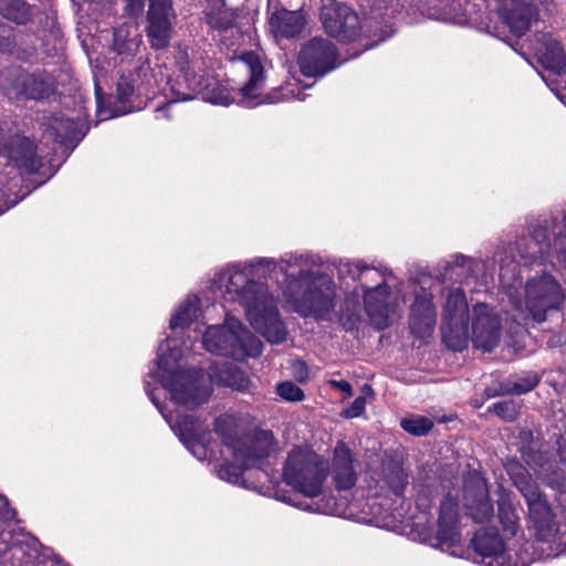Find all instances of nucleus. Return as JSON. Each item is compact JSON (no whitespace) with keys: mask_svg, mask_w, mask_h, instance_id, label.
<instances>
[{"mask_svg":"<svg viewBox=\"0 0 566 566\" xmlns=\"http://www.w3.org/2000/svg\"><path fill=\"white\" fill-rule=\"evenodd\" d=\"M255 276L275 279L287 303L302 316L325 318L335 307L334 282L321 273L313 256L259 258L248 264L229 265L216 276L213 284L224 301L244 308L250 324L270 343H282L286 329L279 315L276 298Z\"/></svg>","mask_w":566,"mask_h":566,"instance_id":"obj_1","label":"nucleus"},{"mask_svg":"<svg viewBox=\"0 0 566 566\" xmlns=\"http://www.w3.org/2000/svg\"><path fill=\"white\" fill-rule=\"evenodd\" d=\"M180 350L167 345L159 347L157 378L167 389L177 405L193 408L205 403L211 395V382L223 385L238 391H249L252 382L249 377L232 363L213 368L206 375L201 370L179 368Z\"/></svg>","mask_w":566,"mask_h":566,"instance_id":"obj_2","label":"nucleus"},{"mask_svg":"<svg viewBox=\"0 0 566 566\" xmlns=\"http://www.w3.org/2000/svg\"><path fill=\"white\" fill-rule=\"evenodd\" d=\"M515 261H501L500 282L511 305L513 319L543 323L551 311L559 310L565 302V292L559 282L548 273L530 277L522 285Z\"/></svg>","mask_w":566,"mask_h":566,"instance_id":"obj_3","label":"nucleus"},{"mask_svg":"<svg viewBox=\"0 0 566 566\" xmlns=\"http://www.w3.org/2000/svg\"><path fill=\"white\" fill-rule=\"evenodd\" d=\"M247 418L234 413H224L214 421V432L222 440L226 452L232 462L220 464L217 474L233 484H241L243 471L258 461L274 455L279 443L272 431L255 429L245 432Z\"/></svg>","mask_w":566,"mask_h":566,"instance_id":"obj_4","label":"nucleus"},{"mask_svg":"<svg viewBox=\"0 0 566 566\" xmlns=\"http://www.w3.org/2000/svg\"><path fill=\"white\" fill-rule=\"evenodd\" d=\"M513 484L520 491L527 505L530 527L538 541L547 542L557 533L555 516L546 496L525 467L511 460L505 465Z\"/></svg>","mask_w":566,"mask_h":566,"instance_id":"obj_5","label":"nucleus"},{"mask_svg":"<svg viewBox=\"0 0 566 566\" xmlns=\"http://www.w3.org/2000/svg\"><path fill=\"white\" fill-rule=\"evenodd\" d=\"M202 342L208 352L237 360L258 357L263 347L261 340L234 317H227L223 325L209 326Z\"/></svg>","mask_w":566,"mask_h":566,"instance_id":"obj_6","label":"nucleus"},{"mask_svg":"<svg viewBox=\"0 0 566 566\" xmlns=\"http://www.w3.org/2000/svg\"><path fill=\"white\" fill-rule=\"evenodd\" d=\"M327 478L324 460L308 448L297 447L290 451L283 468V479L306 496H318Z\"/></svg>","mask_w":566,"mask_h":566,"instance_id":"obj_7","label":"nucleus"},{"mask_svg":"<svg viewBox=\"0 0 566 566\" xmlns=\"http://www.w3.org/2000/svg\"><path fill=\"white\" fill-rule=\"evenodd\" d=\"M470 316L464 292L459 287L447 290L441 334L448 348L461 352L468 346Z\"/></svg>","mask_w":566,"mask_h":566,"instance_id":"obj_8","label":"nucleus"},{"mask_svg":"<svg viewBox=\"0 0 566 566\" xmlns=\"http://www.w3.org/2000/svg\"><path fill=\"white\" fill-rule=\"evenodd\" d=\"M177 62L191 91V93L178 95L177 99L188 101L192 99L196 94H201L203 99H209L212 103L228 104L223 97L210 96L209 88L214 85V81L206 73L208 63L200 50L192 48L180 51Z\"/></svg>","mask_w":566,"mask_h":566,"instance_id":"obj_9","label":"nucleus"},{"mask_svg":"<svg viewBox=\"0 0 566 566\" xmlns=\"http://www.w3.org/2000/svg\"><path fill=\"white\" fill-rule=\"evenodd\" d=\"M563 221H566V214L552 216L551 232L547 226H531V241L527 243L526 250L520 253L522 259H544L552 249V234L556 258L566 268V223L560 227Z\"/></svg>","mask_w":566,"mask_h":566,"instance_id":"obj_10","label":"nucleus"},{"mask_svg":"<svg viewBox=\"0 0 566 566\" xmlns=\"http://www.w3.org/2000/svg\"><path fill=\"white\" fill-rule=\"evenodd\" d=\"M471 329L469 340L474 348L492 352L501 339V318L493 307L485 303H478L471 311Z\"/></svg>","mask_w":566,"mask_h":566,"instance_id":"obj_11","label":"nucleus"},{"mask_svg":"<svg viewBox=\"0 0 566 566\" xmlns=\"http://www.w3.org/2000/svg\"><path fill=\"white\" fill-rule=\"evenodd\" d=\"M321 21L326 33L343 42L355 40L360 30L357 13L336 0H323Z\"/></svg>","mask_w":566,"mask_h":566,"instance_id":"obj_12","label":"nucleus"},{"mask_svg":"<svg viewBox=\"0 0 566 566\" xmlns=\"http://www.w3.org/2000/svg\"><path fill=\"white\" fill-rule=\"evenodd\" d=\"M522 458L534 474L546 486L559 492H566V476L555 459L538 442H532L522 448Z\"/></svg>","mask_w":566,"mask_h":566,"instance_id":"obj_13","label":"nucleus"},{"mask_svg":"<svg viewBox=\"0 0 566 566\" xmlns=\"http://www.w3.org/2000/svg\"><path fill=\"white\" fill-rule=\"evenodd\" d=\"M298 64L305 76H323L337 66L336 48L327 39L313 38L300 51Z\"/></svg>","mask_w":566,"mask_h":566,"instance_id":"obj_14","label":"nucleus"},{"mask_svg":"<svg viewBox=\"0 0 566 566\" xmlns=\"http://www.w3.org/2000/svg\"><path fill=\"white\" fill-rule=\"evenodd\" d=\"M148 396L169 423L174 432L180 438L192 454L199 460H203L207 455V449L203 442L205 436L208 433V428L191 415H178L174 417L171 413H165L153 392L148 391Z\"/></svg>","mask_w":566,"mask_h":566,"instance_id":"obj_15","label":"nucleus"},{"mask_svg":"<svg viewBox=\"0 0 566 566\" xmlns=\"http://www.w3.org/2000/svg\"><path fill=\"white\" fill-rule=\"evenodd\" d=\"M337 272L339 277H350L359 283L364 296L368 293L370 306L374 305L373 297L375 293L382 295L384 287L388 285V279L391 276L390 272L368 266L361 261H342L337 266Z\"/></svg>","mask_w":566,"mask_h":566,"instance_id":"obj_16","label":"nucleus"},{"mask_svg":"<svg viewBox=\"0 0 566 566\" xmlns=\"http://www.w3.org/2000/svg\"><path fill=\"white\" fill-rule=\"evenodd\" d=\"M239 66L249 73V82L240 88L243 103L249 106H255L263 103H277L283 99L275 92L265 98L259 99L260 92L264 85V70L261 59L254 52L243 53L237 61Z\"/></svg>","mask_w":566,"mask_h":566,"instance_id":"obj_17","label":"nucleus"},{"mask_svg":"<svg viewBox=\"0 0 566 566\" xmlns=\"http://www.w3.org/2000/svg\"><path fill=\"white\" fill-rule=\"evenodd\" d=\"M464 506L476 523L488 522L493 516L486 481L478 473L464 480Z\"/></svg>","mask_w":566,"mask_h":566,"instance_id":"obj_18","label":"nucleus"},{"mask_svg":"<svg viewBox=\"0 0 566 566\" xmlns=\"http://www.w3.org/2000/svg\"><path fill=\"white\" fill-rule=\"evenodd\" d=\"M499 12L516 36L524 35L538 15L532 0H499Z\"/></svg>","mask_w":566,"mask_h":566,"instance_id":"obj_19","label":"nucleus"},{"mask_svg":"<svg viewBox=\"0 0 566 566\" xmlns=\"http://www.w3.org/2000/svg\"><path fill=\"white\" fill-rule=\"evenodd\" d=\"M147 35L153 48L164 49L171 35V0H149Z\"/></svg>","mask_w":566,"mask_h":566,"instance_id":"obj_20","label":"nucleus"},{"mask_svg":"<svg viewBox=\"0 0 566 566\" xmlns=\"http://www.w3.org/2000/svg\"><path fill=\"white\" fill-rule=\"evenodd\" d=\"M0 87L8 95H23L33 99L42 98L48 91L44 81L20 70L2 72L0 74Z\"/></svg>","mask_w":566,"mask_h":566,"instance_id":"obj_21","label":"nucleus"},{"mask_svg":"<svg viewBox=\"0 0 566 566\" xmlns=\"http://www.w3.org/2000/svg\"><path fill=\"white\" fill-rule=\"evenodd\" d=\"M437 323V313L431 293H416L410 307L409 327L411 333L421 339L430 337Z\"/></svg>","mask_w":566,"mask_h":566,"instance_id":"obj_22","label":"nucleus"},{"mask_svg":"<svg viewBox=\"0 0 566 566\" xmlns=\"http://www.w3.org/2000/svg\"><path fill=\"white\" fill-rule=\"evenodd\" d=\"M331 475L338 491L352 489L357 481V472L354 467V457L350 449L338 442L334 448Z\"/></svg>","mask_w":566,"mask_h":566,"instance_id":"obj_23","label":"nucleus"},{"mask_svg":"<svg viewBox=\"0 0 566 566\" xmlns=\"http://www.w3.org/2000/svg\"><path fill=\"white\" fill-rule=\"evenodd\" d=\"M472 545L478 557V563L485 566H505L506 552L504 543L497 533H476L472 539Z\"/></svg>","mask_w":566,"mask_h":566,"instance_id":"obj_24","label":"nucleus"},{"mask_svg":"<svg viewBox=\"0 0 566 566\" xmlns=\"http://www.w3.org/2000/svg\"><path fill=\"white\" fill-rule=\"evenodd\" d=\"M374 480L381 491L400 496L409 483V475L399 462L385 459L374 472Z\"/></svg>","mask_w":566,"mask_h":566,"instance_id":"obj_25","label":"nucleus"},{"mask_svg":"<svg viewBox=\"0 0 566 566\" xmlns=\"http://www.w3.org/2000/svg\"><path fill=\"white\" fill-rule=\"evenodd\" d=\"M457 503L452 499H446L440 506L437 539L441 549H449L460 542L457 528Z\"/></svg>","mask_w":566,"mask_h":566,"instance_id":"obj_26","label":"nucleus"},{"mask_svg":"<svg viewBox=\"0 0 566 566\" xmlns=\"http://www.w3.org/2000/svg\"><path fill=\"white\" fill-rule=\"evenodd\" d=\"M269 25L271 33L276 40L290 39L302 32L305 25V18L301 11L280 9L270 15Z\"/></svg>","mask_w":566,"mask_h":566,"instance_id":"obj_27","label":"nucleus"},{"mask_svg":"<svg viewBox=\"0 0 566 566\" xmlns=\"http://www.w3.org/2000/svg\"><path fill=\"white\" fill-rule=\"evenodd\" d=\"M535 50L538 61L545 69L560 73L566 67L564 50L551 34L539 35Z\"/></svg>","mask_w":566,"mask_h":566,"instance_id":"obj_28","label":"nucleus"},{"mask_svg":"<svg viewBox=\"0 0 566 566\" xmlns=\"http://www.w3.org/2000/svg\"><path fill=\"white\" fill-rule=\"evenodd\" d=\"M48 133L56 143L67 146L77 143L85 135V125L81 120L53 115L49 119Z\"/></svg>","mask_w":566,"mask_h":566,"instance_id":"obj_29","label":"nucleus"},{"mask_svg":"<svg viewBox=\"0 0 566 566\" xmlns=\"http://www.w3.org/2000/svg\"><path fill=\"white\" fill-rule=\"evenodd\" d=\"M384 294H376L373 297L374 305L370 306L368 293L364 296L366 312L377 329H384L389 325L390 315L392 313L390 303V289L389 285L384 287Z\"/></svg>","mask_w":566,"mask_h":566,"instance_id":"obj_30","label":"nucleus"},{"mask_svg":"<svg viewBox=\"0 0 566 566\" xmlns=\"http://www.w3.org/2000/svg\"><path fill=\"white\" fill-rule=\"evenodd\" d=\"M8 157L25 172H32L39 166L34 144L25 137L12 140Z\"/></svg>","mask_w":566,"mask_h":566,"instance_id":"obj_31","label":"nucleus"},{"mask_svg":"<svg viewBox=\"0 0 566 566\" xmlns=\"http://www.w3.org/2000/svg\"><path fill=\"white\" fill-rule=\"evenodd\" d=\"M497 514L503 531L514 536L520 530L518 515L512 501V495L504 489H500L497 499Z\"/></svg>","mask_w":566,"mask_h":566,"instance_id":"obj_32","label":"nucleus"},{"mask_svg":"<svg viewBox=\"0 0 566 566\" xmlns=\"http://www.w3.org/2000/svg\"><path fill=\"white\" fill-rule=\"evenodd\" d=\"M481 270V261L464 255H455L452 263L447 266L444 276L460 281L475 279Z\"/></svg>","mask_w":566,"mask_h":566,"instance_id":"obj_33","label":"nucleus"},{"mask_svg":"<svg viewBox=\"0 0 566 566\" xmlns=\"http://www.w3.org/2000/svg\"><path fill=\"white\" fill-rule=\"evenodd\" d=\"M199 298L196 295H189L178 307L170 319V328H184L199 317Z\"/></svg>","mask_w":566,"mask_h":566,"instance_id":"obj_34","label":"nucleus"},{"mask_svg":"<svg viewBox=\"0 0 566 566\" xmlns=\"http://www.w3.org/2000/svg\"><path fill=\"white\" fill-rule=\"evenodd\" d=\"M0 14L18 24L27 23L32 15L25 0H0Z\"/></svg>","mask_w":566,"mask_h":566,"instance_id":"obj_35","label":"nucleus"},{"mask_svg":"<svg viewBox=\"0 0 566 566\" xmlns=\"http://www.w3.org/2000/svg\"><path fill=\"white\" fill-rule=\"evenodd\" d=\"M234 19L233 11L226 8L223 4L207 12L208 24L219 31H232Z\"/></svg>","mask_w":566,"mask_h":566,"instance_id":"obj_36","label":"nucleus"},{"mask_svg":"<svg viewBox=\"0 0 566 566\" xmlns=\"http://www.w3.org/2000/svg\"><path fill=\"white\" fill-rule=\"evenodd\" d=\"M401 428L412 436H424L433 427V421L424 416L411 415L400 420Z\"/></svg>","mask_w":566,"mask_h":566,"instance_id":"obj_37","label":"nucleus"},{"mask_svg":"<svg viewBox=\"0 0 566 566\" xmlns=\"http://www.w3.org/2000/svg\"><path fill=\"white\" fill-rule=\"evenodd\" d=\"M488 411L496 415L504 421L512 422L518 416L520 405L515 400L499 401L490 406Z\"/></svg>","mask_w":566,"mask_h":566,"instance_id":"obj_38","label":"nucleus"},{"mask_svg":"<svg viewBox=\"0 0 566 566\" xmlns=\"http://www.w3.org/2000/svg\"><path fill=\"white\" fill-rule=\"evenodd\" d=\"M136 80L134 76H125L123 75L117 83V94L116 98L119 103L126 104L130 101V97L135 93L136 88H139V85L136 84Z\"/></svg>","mask_w":566,"mask_h":566,"instance_id":"obj_39","label":"nucleus"},{"mask_svg":"<svg viewBox=\"0 0 566 566\" xmlns=\"http://www.w3.org/2000/svg\"><path fill=\"white\" fill-rule=\"evenodd\" d=\"M276 391L280 397L287 401H301L304 398L303 390L291 381L277 385Z\"/></svg>","mask_w":566,"mask_h":566,"instance_id":"obj_40","label":"nucleus"},{"mask_svg":"<svg viewBox=\"0 0 566 566\" xmlns=\"http://www.w3.org/2000/svg\"><path fill=\"white\" fill-rule=\"evenodd\" d=\"M539 379L535 374H530L525 378H521L520 380L512 384V386L507 389L511 394L522 395L532 390L537 384Z\"/></svg>","mask_w":566,"mask_h":566,"instance_id":"obj_41","label":"nucleus"},{"mask_svg":"<svg viewBox=\"0 0 566 566\" xmlns=\"http://www.w3.org/2000/svg\"><path fill=\"white\" fill-rule=\"evenodd\" d=\"M365 408H366V397L359 396L353 401L350 407H348L347 409H345L342 412V415H343V417H345L347 419L356 418V417H359L364 412Z\"/></svg>","mask_w":566,"mask_h":566,"instance_id":"obj_42","label":"nucleus"},{"mask_svg":"<svg viewBox=\"0 0 566 566\" xmlns=\"http://www.w3.org/2000/svg\"><path fill=\"white\" fill-rule=\"evenodd\" d=\"M114 36H115V45L117 48L118 53H120V54H123V53L133 54L139 45L138 39H130L126 44H120L119 43L120 38H122L120 30L116 31L114 33Z\"/></svg>","mask_w":566,"mask_h":566,"instance_id":"obj_43","label":"nucleus"},{"mask_svg":"<svg viewBox=\"0 0 566 566\" xmlns=\"http://www.w3.org/2000/svg\"><path fill=\"white\" fill-rule=\"evenodd\" d=\"M13 46L12 29L0 22V51H8Z\"/></svg>","mask_w":566,"mask_h":566,"instance_id":"obj_44","label":"nucleus"},{"mask_svg":"<svg viewBox=\"0 0 566 566\" xmlns=\"http://www.w3.org/2000/svg\"><path fill=\"white\" fill-rule=\"evenodd\" d=\"M292 374L298 381H305L308 377L307 365L303 360H294L291 365Z\"/></svg>","mask_w":566,"mask_h":566,"instance_id":"obj_45","label":"nucleus"},{"mask_svg":"<svg viewBox=\"0 0 566 566\" xmlns=\"http://www.w3.org/2000/svg\"><path fill=\"white\" fill-rule=\"evenodd\" d=\"M329 385L333 388L339 389L343 391L347 397H350L353 395L352 386L346 380H329Z\"/></svg>","mask_w":566,"mask_h":566,"instance_id":"obj_46","label":"nucleus"},{"mask_svg":"<svg viewBox=\"0 0 566 566\" xmlns=\"http://www.w3.org/2000/svg\"><path fill=\"white\" fill-rule=\"evenodd\" d=\"M317 511L321 513H324V514H331L334 512V507H332L329 505H325L324 507L318 506Z\"/></svg>","mask_w":566,"mask_h":566,"instance_id":"obj_47","label":"nucleus"},{"mask_svg":"<svg viewBox=\"0 0 566 566\" xmlns=\"http://www.w3.org/2000/svg\"><path fill=\"white\" fill-rule=\"evenodd\" d=\"M363 392H364V395H371L373 394V389H371V387L369 385H364Z\"/></svg>","mask_w":566,"mask_h":566,"instance_id":"obj_48","label":"nucleus"},{"mask_svg":"<svg viewBox=\"0 0 566 566\" xmlns=\"http://www.w3.org/2000/svg\"><path fill=\"white\" fill-rule=\"evenodd\" d=\"M559 458H560V461L566 463V451L560 449L559 450Z\"/></svg>","mask_w":566,"mask_h":566,"instance_id":"obj_49","label":"nucleus"},{"mask_svg":"<svg viewBox=\"0 0 566 566\" xmlns=\"http://www.w3.org/2000/svg\"><path fill=\"white\" fill-rule=\"evenodd\" d=\"M8 504V500L4 496H0V505L6 506Z\"/></svg>","mask_w":566,"mask_h":566,"instance_id":"obj_50","label":"nucleus"},{"mask_svg":"<svg viewBox=\"0 0 566 566\" xmlns=\"http://www.w3.org/2000/svg\"><path fill=\"white\" fill-rule=\"evenodd\" d=\"M558 214H566L565 211H559V212H556L554 216H558ZM564 224H566V220L560 222V227H563Z\"/></svg>","mask_w":566,"mask_h":566,"instance_id":"obj_51","label":"nucleus"},{"mask_svg":"<svg viewBox=\"0 0 566 566\" xmlns=\"http://www.w3.org/2000/svg\"><path fill=\"white\" fill-rule=\"evenodd\" d=\"M146 70H148V67L142 66V67L139 69V72H145Z\"/></svg>","mask_w":566,"mask_h":566,"instance_id":"obj_52","label":"nucleus"},{"mask_svg":"<svg viewBox=\"0 0 566 566\" xmlns=\"http://www.w3.org/2000/svg\"><path fill=\"white\" fill-rule=\"evenodd\" d=\"M127 112H130V108H127L124 106L123 113H127Z\"/></svg>","mask_w":566,"mask_h":566,"instance_id":"obj_53","label":"nucleus"},{"mask_svg":"<svg viewBox=\"0 0 566 566\" xmlns=\"http://www.w3.org/2000/svg\"><path fill=\"white\" fill-rule=\"evenodd\" d=\"M525 436H532L531 431L524 432Z\"/></svg>","mask_w":566,"mask_h":566,"instance_id":"obj_54","label":"nucleus"},{"mask_svg":"<svg viewBox=\"0 0 566 566\" xmlns=\"http://www.w3.org/2000/svg\"><path fill=\"white\" fill-rule=\"evenodd\" d=\"M4 210H0V214L3 213Z\"/></svg>","mask_w":566,"mask_h":566,"instance_id":"obj_55","label":"nucleus"}]
</instances>
